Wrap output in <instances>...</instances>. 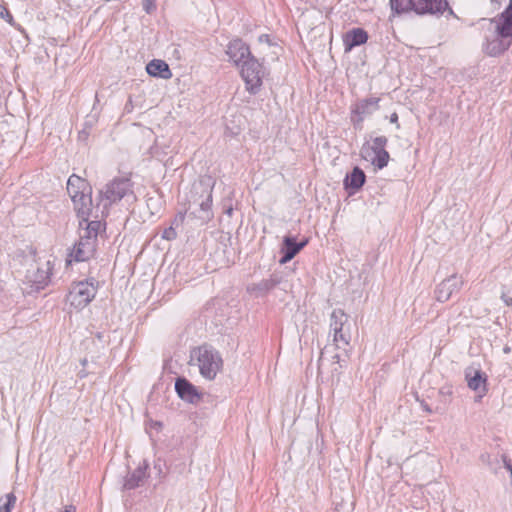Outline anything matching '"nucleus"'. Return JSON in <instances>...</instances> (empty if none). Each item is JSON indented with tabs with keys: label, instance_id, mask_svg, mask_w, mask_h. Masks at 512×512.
Masks as SVG:
<instances>
[{
	"label": "nucleus",
	"instance_id": "1",
	"mask_svg": "<svg viewBox=\"0 0 512 512\" xmlns=\"http://www.w3.org/2000/svg\"><path fill=\"white\" fill-rule=\"evenodd\" d=\"M214 182L211 177H203L192 185L189 206L184 212H179L172 221L175 229L180 226L186 217L198 219L206 223L212 218V192Z\"/></svg>",
	"mask_w": 512,
	"mask_h": 512
},
{
	"label": "nucleus",
	"instance_id": "2",
	"mask_svg": "<svg viewBox=\"0 0 512 512\" xmlns=\"http://www.w3.org/2000/svg\"><path fill=\"white\" fill-rule=\"evenodd\" d=\"M484 50L490 56L504 53L512 44V0L506 9L489 22V32L485 36Z\"/></svg>",
	"mask_w": 512,
	"mask_h": 512
},
{
	"label": "nucleus",
	"instance_id": "3",
	"mask_svg": "<svg viewBox=\"0 0 512 512\" xmlns=\"http://www.w3.org/2000/svg\"><path fill=\"white\" fill-rule=\"evenodd\" d=\"M190 365L197 366L200 375L211 381L222 371L223 359L218 350L211 345L204 344L191 351Z\"/></svg>",
	"mask_w": 512,
	"mask_h": 512
},
{
	"label": "nucleus",
	"instance_id": "4",
	"mask_svg": "<svg viewBox=\"0 0 512 512\" xmlns=\"http://www.w3.org/2000/svg\"><path fill=\"white\" fill-rule=\"evenodd\" d=\"M101 214L107 213L108 208L118 201L134 202L136 196L133 191V183L128 177H118L111 180L100 190Z\"/></svg>",
	"mask_w": 512,
	"mask_h": 512
},
{
	"label": "nucleus",
	"instance_id": "5",
	"mask_svg": "<svg viewBox=\"0 0 512 512\" xmlns=\"http://www.w3.org/2000/svg\"><path fill=\"white\" fill-rule=\"evenodd\" d=\"M388 138L386 136L371 137L360 150L361 157L370 162L375 168L383 169L387 166L390 155L386 150Z\"/></svg>",
	"mask_w": 512,
	"mask_h": 512
},
{
	"label": "nucleus",
	"instance_id": "6",
	"mask_svg": "<svg viewBox=\"0 0 512 512\" xmlns=\"http://www.w3.org/2000/svg\"><path fill=\"white\" fill-rule=\"evenodd\" d=\"M96 287L88 281H81L72 285L67 295V302L76 309H83L95 297Z\"/></svg>",
	"mask_w": 512,
	"mask_h": 512
},
{
	"label": "nucleus",
	"instance_id": "7",
	"mask_svg": "<svg viewBox=\"0 0 512 512\" xmlns=\"http://www.w3.org/2000/svg\"><path fill=\"white\" fill-rule=\"evenodd\" d=\"M263 75L261 64L252 55L243 61L241 76L246 83L247 90L256 93L262 84Z\"/></svg>",
	"mask_w": 512,
	"mask_h": 512
},
{
	"label": "nucleus",
	"instance_id": "8",
	"mask_svg": "<svg viewBox=\"0 0 512 512\" xmlns=\"http://www.w3.org/2000/svg\"><path fill=\"white\" fill-rule=\"evenodd\" d=\"M379 97H367L357 100L351 107V121L357 128L362 127L365 118L375 113L380 105Z\"/></svg>",
	"mask_w": 512,
	"mask_h": 512
},
{
	"label": "nucleus",
	"instance_id": "9",
	"mask_svg": "<svg viewBox=\"0 0 512 512\" xmlns=\"http://www.w3.org/2000/svg\"><path fill=\"white\" fill-rule=\"evenodd\" d=\"M463 279L457 274L444 279L435 289V297L439 302L448 301L453 294L458 293L463 286Z\"/></svg>",
	"mask_w": 512,
	"mask_h": 512
},
{
	"label": "nucleus",
	"instance_id": "10",
	"mask_svg": "<svg viewBox=\"0 0 512 512\" xmlns=\"http://www.w3.org/2000/svg\"><path fill=\"white\" fill-rule=\"evenodd\" d=\"M445 11H448L449 15L455 16L453 10L449 7L447 0H417L416 14L440 16Z\"/></svg>",
	"mask_w": 512,
	"mask_h": 512
},
{
	"label": "nucleus",
	"instance_id": "11",
	"mask_svg": "<svg viewBox=\"0 0 512 512\" xmlns=\"http://www.w3.org/2000/svg\"><path fill=\"white\" fill-rule=\"evenodd\" d=\"M96 248V241L88 236H80L79 241L74 245L70 254L75 261H87L93 257Z\"/></svg>",
	"mask_w": 512,
	"mask_h": 512
},
{
	"label": "nucleus",
	"instance_id": "12",
	"mask_svg": "<svg viewBox=\"0 0 512 512\" xmlns=\"http://www.w3.org/2000/svg\"><path fill=\"white\" fill-rule=\"evenodd\" d=\"M50 262L47 261L42 267L36 265L31 266L27 270L26 279L28 282L35 285L37 290L43 289L49 282L50 279Z\"/></svg>",
	"mask_w": 512,
	"mask_h": 512
},
{
	"label": "nucleus",
	"instance_id": "13",
	"mask_svg": "<svg viewBox=\"0 0 512 512\" xmlns=\"http://www.w3.org/2000/svg\"><path fill=\"white\" fill-rule=\"evenodd\" d=\"M175 390L178 396L189 403H197L201 399L196 387L186 378H177L175 382Z\"/></svg>",
	"mask_w": 512,
	"mask_h": 512
},
{
	"label": "nucleus",
	"instance_id": "14",
	"mask_svg": "<svg viewBox=\"0 0 512 512\" xmlns=\"http://www.w3.org/2000/svg\"><path fill=\"white\" fill-rule=\"evenodd\" d=\"M307 243V239L297 243L293 237L285 236L281 248L282 257L280 259V263L285 264L291 261L307 245Z\"/></svg>",
	"mask_w": 512,
	"mask_h": 512
},
{
	"label": "nucleus",
	"instance_id": "15",
	"mask_svg": "<svg viewBox=\"0 0 512 512\" xmlns=\"http://www.w3.org/2000/svg\"><path fill=\"white\" fill-rule=\"evenodd\" d=\"M226 54L237 66L251 56L249 47L241 39L229 42Z\"/></svg>",
	"mask_w": 512,
	"mask_h": 512
},
{
	"label": "nucleus",
	"instance_id": "16",
	"mask_svg": "<svg viewBox=\"0 0 512 512\" xmlns=\"http://www.w3.org/2000/svg\"><path fill=\"white\" fill-rule=\"evenodd\" d=\"M465 378L468 387L474 391H479L480 397L486 393L487 378L481 370L467 369L465 371Z\"/></svg>",
	"mask_w": 512,
	"mask_h": 512
},
{
	"label": "nucleus",
	"instance_id": "17",
	"mask_svg": "<svg viewBox=\"0 0 512 512\" xmlns=\"http://www.w3.org/2000/svg\"><path fill=\"white\" fill-rule=\"evenodd\" d=\"M91 192L92 190L72 199L78 218L91 217L94 209Z\"/></svg>",
	"mask_w": 512,
	"mask_h": 512
},
{
	"label": "nucleus",
	"instance_id": "18",
	"mask_svg": "<svg viewBox=\"0 0 512 512\" xmlns=\"http://www.w3.org/2000/svg\"><path fill=\"white\" fill-rule=\"evenodd\" d=\"M367 40L368 34L364 29L353 28L352 30L348 31L343 37L345 51H351L354 47L366 43Z\"/></svg>",
	"mask_w": 512,
	"mask_h": 512
},
{
	"label": "nucleus",
	"instance_id": "19",
	"mask_svg": "<svg viewBox=\"0 0 512 512\" xmlns=\"http://www.w3.org/2000/svg\"><path fill=\"white\" fill-rule=\"evenodd\" d=\"M280 283V279L276 276H271L269 279H263L259 283H253L247 286V291L255 297H261L266 295L272 290L277 284Z\"/></svg>",
	"mask_w": 512,
	"mask_h": 512
},
{
	"label": "nucleus",
	"instance_id": "20",
	"mask_svg": "<svg viewBox=\"0 0 512 512\" xmlns=\"http://www.w3.org/2000/svg\"><path fill=\"white\" fill-rule=\"evenodd\" d=\"M91 187L83 178L73 174L67 181V192L71 199L78 197L80 194L90 192Z\"/></svg>",
	"mask_w": 512,
	"mask_h": 512
},
{
	"label": "nucleus",
	"instance_id": "21",
	"mask_svg": "<svg viewBox=\"0 0 512 512\" xmlns=\"http://www.w3.org/2000/svg\"><path fill=\"white\" fill-rule=\"evenodd\" d=\"M101 227L99 220H90V217L79 218V235L88 236L97 241V235Z\"/></svg>",
	"mask_w": 512,
	"mask_h": 512
},
{
	"label": "nucleus",
	"instance_id": "22",
	"mask_svg": "<svg viewBox=\"0 0 512 512\" xmlns=\"http://www.w3.org/2000/svg\"><path fill=\"white\" fill-rule=\"evenodd\" d=\"M146 71L150 76L160 77L162 79H169L172 76L168 64L159 59L150 61L146 66Z\"/></svg>",
	"mask_w": 512,
	"mask_h": 512
},
{
	"label": "nucleus",
	"instance_id": "23",
	"mask_svg": "<svg viewBox=\"0 0 512 512\" xmlns=\"http://www.w3.org/2000/svg\"><path fill=\"white\" fill-rule=\"evenodd\" d=\"M148 468V464L143 462V465H140L136 468L130 475L125 479L123 488L126 490L135 489L139 487L143 480L146 478V470Z\"/></svg>",
	"mask_w": 512,
	"mask_h": 512
},
{
	"label": "nucleus",
	"instance_id": "24",
	"mask_svg": "<svg viewBox=\"0 0 512 512\" xmlns=\"http://www.w3.org/2000/svg\"><path fill=\"white\" fill-rule=\"evenodd\" d=\"M366 180L365 173L359 167H354L350 174H347L344 180V185L346 188H351L354 190L360 189Z\"/></svg>",
	"mask_w": 512,
	"mask_h": 512
},
{
	"label": "nucleus",
	"instance_id": "25",
	"mask_svg": "<svg viewBox=\"0 0 512 512\" xmlns=\"http://www.w3.org/2000/svg\"><path fill=\"white\" fill-rule=\"evenodd\" d=\"M330 320V327L332 331H340L347 328L348 316L341 309L333 310Z\"/></svg>",
	"mask_w": 512,
	"mask_h": 512
},
{
	"label": "nucleus",
	"instance_id": "26",
	"mask_svg": "<svg viewBox=\"0 0 512 512\" xmlns=\"http://www.w3.org/2000/svg\"><path fill=\"white\" fill-rule=\"evenodd\" d=\"M417 0H390L392 11L397 14L413 11L416 13Z\"/></svg>",
	"mask_w": 512,
	"mask_h": 512
},
{
	"label": "nucleus",
	"instance_id": "27",
	"mask_svg": "<svg viewBox=\"0 0 512 512\" xmlns=\"http://www.w3.org/2000/svg\"><path fill=\"white\" fill-rule=\"evenodd\" d=\"M351 340V335L349 333V328L347 327L344 330L333 331V341L335 343L336 348L344 349L349 346Z\"/></svg>",
	"mask_w": 512,
	"mask_h": 512
},
{
	"label": "nucleus",
	"instance_id": "28",
	"mask_svg": "<svg viewBox=\"0 0 512 512\" xmlns=\"http://www.w3.org/2000/svg\"><path fill=\"white\" fill-rule=\"evenodd\" d=\"M16 503V496L13 493H8L0 497V512H11Z\"/></svg>",
	"mask_w": 512,
	"mask_h": 512
},
{
	"label": "nucleus",
	"instance_id": "29",
	"mask_svg": "<svg viewBox=\"0 0 512 512\" xmlns=\"http://www.w3.org/2000/svg\"><path fill=\"white\" fill-rule=\"evenodd\" d=\"M177 237L174 226H170L163 231L162 238L166 240H173Z\"/></svg>",
	"mask_w": 512,
	"mask_h": 512
},
{
	"label": "nucleus",
	"instance_id": "30",
	"mask_svg": "<svg viewBox=\"0 0 512 512\" xmlns=\"http://www.w3.org/2000/svg\"><path fill=\"white\" fill-rule=\"evenodd\" d=\"M258 41L261 44H266L268 47H274L275 49H279V47L272 43V40L268 34H262L258 37Z\"/></svg>",
	"mask_w": 512,
	"mask_h": 512
},
{
	"label": "nucleus",
	"instance_id": "31",
	"mask_svg": "<svg viewBox=\"0 0 512 512\" xmlns=\"http://www.w3.org/2000/svg\"><path fill=\"white\" fill-rule=\"evenodd\" d=\"M0 17L10 24L13 22V16L9 12V10L3 5H0Z\"/></svg>",
	"mask_w": 512,
	"mask_h": 512
},
{
	"label": "nucleus",
	"instance_id": "32",
	"mask_svg": "<svg viewBox=\"0 0 512 512\" xmlns=\"http://www.w3.org/2000/svg\"><path fill=\"white\" fill-rule=\"evenodd\" d=\"M143 9L146 13L151 14L156 9V0H144Z\"/></svg>",
	"mask_w": 512,
	"mask_h": 512
},
{
	"label": "nucleus",
	"instance_id": "33",
	"mask_svg": "<svg viewBox=\"0 0 512 512\" xmlns=\"http://www.w3.org/2000/svg\"><path fill=\"white\" fill-rule=\"evenodd\" d=\"M510 294H511V291H509L508 293L502 294V299L508 306H512V295H510Z\"/></svg>",
	"mask_w": 512,
	"mask_h": 512
},
{
	"label": "nucleus",
	"instance_id": "34",
	"mask_svg": "<svg viewBox=\"0 0 512 512\" xmlns=\"http://www.w3.org/2000/svg\"><path fill=\"white\" fill-rule=\"evenodd\" d=\"M390 122H391V123H397V122H398V115H397V113H393V114H391V116H390Z\"/></svg>",
	"mask_w": 512,
	"mask_h": 512
},
{
	"label": "nucleus",
	"instance_id": "35",
	"mask_svg": "<svg viewBox=\"0 0 512 512\" xmlns=\"http://www.w3.org/2000/svg\"><path fill=\"white\" fill-rule=\"evenodd\" d=\"M503 352H504L505 354H508V353H510V352H511V348H510L509 346H507V345H506V346L503 348Z\"/></svg>",
	"mask_w": 512,
	"mask_h": 512
},
{
	"label": "nucleus",
	"instance_id": "36",
	"mask_svg": "<svg viewBox=\"0 0 512 512\" xmlns=\"http://www.w3.org/2000/svg\"><path fill=\"white\" fill-rule=\"evenodd\" d=\"M335 361L340 364V356L336 354L334 357Z\"/></svg>",
	"mask_w": 512,
	"mask_h": 512
},
{
	"label": "nucleus",
	"instance_id": "37",
	"mask_svg": "<svg viewBox=\"0 0 512 512\" xmlns=\"http://www.w3.org/2000/svg\"><path fill=\"white\" fill-rule=\"evenodd\" d=\"M493 3L500 4L502 0H491Z\"/></svg>",
	"mask_w": 512,
	"mask_h": 512
},
{
	"label": "nucleus",
	"instance_id": "38",
	"mask_svg": "<svg viewBox=\"0 0 512 512\" xmlns=\"http://www.w3.org/2000/svg\"><path fill=\"white\" fill-rule=\"evenodd\" d=\"M323 359V352L321 353V357H319V360L322 361Z\"/></svg>",
	"mask_w": 512,
	"mask_h": 512
}]
</instances>
